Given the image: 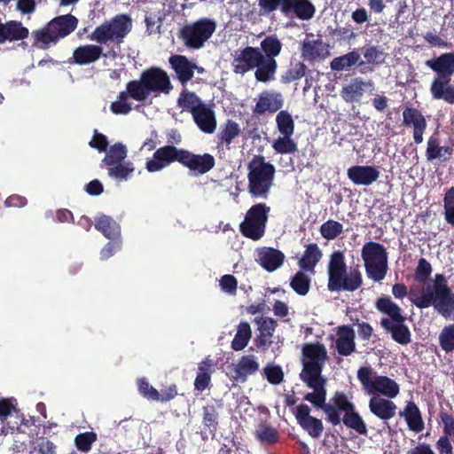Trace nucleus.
Here are the masks:
<instances>
[{"instance_id":"f257e3e1","label":"nucleus","mask_w":454,"mask_h":454,"mask_svg":"<svg viewBox=\"0 0 454 454\" xmlns=\"http://www.w3.org/2000/svg\"><path fill=\"white\" fill-rule=\"evenodd\" d=\"M410 295L411 302L418 308L424 309L433 305L442 317H454V294L441 274L435 275L432 288L427 287L421 294H418L411 287Z\"/></svg>"},{"instance_id":"f03ea898","label":"nucleus","mask_w":454,"mask_h":454,"mask_svg":"<svg viewBox=\"0 0 454 454\" xmlns=\"http://www.w3.org/2000/svg\"><path fill=\"white\" fill-rule=\"evenodd\" d=\"M130 98L137 101H145L149 97H157L161 93L168 94L172 85L168 74L158 67L144 71L139 79L127 84Z\"/></svg>"},{"instance_id":"7ed1b4c3","label":"nucleus","mask_w":454,"mask_h":454,"mask_svg":"<svg viewBox=\"0 0 454 454\" xmlns=\"http://www.w3.org/2000/svg\"><path fill=\"white\" fill-rule=\"evenodd\" d=\"M327 358L326 348L319 342L307 343L302 347L303 368L300 377L309 388L326 385L321 373Z\"/></svg>"},{"instance_id":"20e7f679","label":"nucleus","mask_w":454,"mask_h":454,"mask_svg":"<svg viewBox=\"0 0 454 454\" xmlns=\"http://www.w3.org/2000/svg\"><path fill=\"white\" fill-rule=\"evenodd\" d=\"M362 283V274L358 269H351L348 272L347 271L343 253L340 251L333 253L328 264V289L330 291L353 292L358 289Z\"/></svg>"},{"instance_id":"39448f33","label":"nucleus","mask_w":454,"mask_h":454,"mask_svg":"<svg viewBox=\"0 0 454 454\" xmlns=\"http://www.w3.org/2000/svg\"><path fill=\"white\" fill-rule=\"evenodd\" d=\"M77 25L78 19L72 14L56 17L43 28L32 32L34 45L47 49L51 43H56L59 39L71 34Z\"/></svg>"},{"instance_id":"423d86ee","label":"nucleus","mask_w":454,"mask_h":454,"mask_svg":"<svg viewBox=\"0 0 454 454\" xmlns=\"http://www.w3.org/2000/svg\"><path fill=\"white\" fill-rule=\"evenodd\" d=\"M248 192L254 198H267L273 184L275 168L263 157L255 156L247 167Z\"/></svg>"},{"instance_id":"0eeeda50","label":"nucleus","mask_w":454,"mask_h":454,"mask_svg":"<svg viewBox=\"0 0 454 454\" xmlns=\"http://www.w3.org/2000/svg\"><path fill=\"white\" fill-rule=\"evenodd\" d=\"M132 19L127 14H117L98 26L89 35L90 41L103 44L111 41L121 43L131 31Z\"/></svg>"},{"instance_id":"6e6552de","label":"nucleus","mask_w":454,"mask_h":454,"mask_svg":"<svg viewBox=\"0 0 454 454\" xmlns=\"http://www.w3.org/2000/svg\"><path fill=\"white\" fill-rule=\"evenodd\" d=\"M357 379L361 382L364 392L371 395H380L393 399L399 394V385L392 379L378 375L370 367H362L357 371Z\"/></svg>"},{"instance_id":"1a4fd4ad","label":"nucleus","mask_w":454,"mask_h":454,"mask_svg":"<svg viewBox=\"0 0 454 454\" xmlns=\"http://www.w3.org/2000/svg\"><path fill=\"white\" fill-rule=\"evenodd\" d=\"M364 268L369 278L382 280L387 271V252L380 243L370 241L364 245L361 252Z\"/></svg>"},{"instance_id":"9d476101","label":"nucleus","mask_w":454,"mask_h":454,"mask_svg":"<svg viewBox=\"0 0 454 454\" xmlns=\"http://www.w3.org/2000/svg\"><path fill=\"white\" fill-rule=\"evenodd\" d=\"M216 29V21L202 18L185 24L180 30V38L190 49L199 50L213 35Z\"/></svg>"},{"instance_id":"9b49d317","label":"nucleus","mask_w":454,"mask_h":454,"mask_svg":"<svg viewBox=\"0 0 454 454\" xmlns=\"http://www.w3.org/2000/svg\"><path fill=\"white\" fill-rule=\"evenodd\" d=\"M262 53L258 48L247 46L242 50H238L233 54L231 66L233 72L239 74L256 68L254 72L255 79L259 82H267L272 79L270 74L268 77L262 74V76L258 74L259 70L262 67Z\"/></svg>"},{"instance_id":"f8f14e48","label":"nucleus","mask_w":454,"mask_h":454,"mask_svg":"<svg viewBox=\"0 0 454 454\" xmlns=\"http://www.w3.org/2000/svg\"><path fill=\"white\" fill-rule=\"evenodd\" d=\"M270 209V207L264 203L252 206L239 225L242 235L254 241L260 240L265 234Z\"/></svg>"},{"instance_id":"ddd939ff","label":"nucleus","mask_w":454,"mask_h":454,"mask_svg":"<svg viewBox=\"0 0 454 454\" xmlns=\"http://www.w3.org/2000/svg\"><path fill=\"white\" fill-rule=\"evenodd\" d=\"M261 49L264 54L262 59V67L259 70L258 74L262 76L264 74L268 77L270 74L273 78L278 67L275 58L279 55L282 43L276 36L268 35L261 42Z\"/></svg>"},{"instance_id":"4468645a","label":"nucleus","mask_w":454,"mask_h":454,"mask_svg":"<svg viewBox=\"0 0 454 454\" xmlns=\"http://www.w3.org/2000/svg\"><path fill=\"white\" fill-rule=\"evenodd\" d=\"M301 57L309 63L321 62L331 56L330 46L322 39L307 36L300 45Z\"/></svg>"},{"instance_id":"2eb2a0df","label":"nucleus","mask_w":454,"mask_h":454,"mask_svg":"<svg viewBox=\"0 0 454 454\" xmlns=\"http://www.w3.org/2000/svg\"><path fill=\"white\" fill-rule=\"evenodd\" d=\"M312 391L304 395V400L313 404L316 408L321 409L325 413L328 420L333 425L340 423V411L332 403H326V387L321 385L311 388Z\"/></svg>"},{"instance_id":"dca6fc26","label":"nucleus","mask_w":454,"mask_h":454,"mask_svg":"<svg viewBox=\"0 0 454 454\" xmlns=\"http://www.w3.org/2000/svg\"><path fill=\"white\" fill-rule=\"evenodd\" d=\"M177 161L187 167L196 175H203L215 166V159L209 153L194 154L188 151L178 149Z\"/></svg>"},{"instance_id":"f3484780","label":"nucleus","mask_w":454,"mask_h":454,"mask_svg":"<svg viewBox=\"0 0 454 454\" xmlns=\"http://www.w3.org/2000/svg\"><path fill=\"white\" fill-rule=\"evenodd\" d=\"M426 66L437 74L431 83L430 92L433 95L434 82L441 80L442 82H450V77L454 74V52H446L437 58L426 61Z\"/></svg>"},{"instance_id":"a211bd4d","label":"nucleus","mask_w":454,"mask_h":454,"mask_svg":"<svg viewBox=\"0 0 454 454\" xmlns=\"http://www.w3.org/2000/svg\"><path fill=\"white\" fill-rule=\"evenodd\" d=\"M310 408L307 404H299L296 407L295 418L298 424L313 438L321 435L324 430L323 423L320 419L310 415Z\"/></svg>"},{"instance_id":"6ab92c4d","label":"nucleus","mask_w":454,"mask_h":454,"mask_svg":"<svg viewBox=\"0 0 454 454\" xmlns=\"http://www.w3.org/2000/svg\"><path fill=\"white\" fill-rule=\"evenodd\" d=\"M284 98L280 92L264 90L259 94L253 109L254 114L262 115L265 113H276L282 108Z\"/></svg>"},{"instance_id":"aec40b11","label":"nucleus","mask_w":454,"mask_h":454,"mask_svg":"<svg viewBox=\"0 0 454 454\" xmlns=\"http://www.w3.org/2000/svg\"><path fill=\"white\" fill-rule=\"evenodd\" d=\"M347 176L356 185L368 186L380 177V170L375 166H352L348 168Z\"/></svg>"},{"instance_id":"412c9836","label":"nucleus","mask_w":454,"mask_h":454,"mask_svg":"<svg viewBox=\"0 0 454 454\" xmlns=\"http://www.w3.org/2000/svg\"><path fill=\"white\" fill-rule=\"evenodd\" d=\"M174 160H177V148L175 146H163L159 148L153 154V158L146 162V169L149 172H157Z\"/></svg>"},{"instance_id":"4be33fe9","label":"nucleus","mask_w":454,"mask_h":454,"mask_svg":"<svg viewBox=\"0 0 454 454\" xmlns=\"http://www.w3.org/2000/svg\"><path fill=\"white\" fill-rule=\"evenodd\" d=\"M174 160H177V148L175 146H163L159 148L153 154V158L146 162V169L149 172H157Z\"/></svg>"},{"instance_id":"5701e85b","label":"nucleus","mask_w":454,"mask_h":454,"mask_svg":"<svg viewBox=\"0 0 454 454\" xmlns=\"http://www.w3.org/2000/svg\"><path fill=\"white\" fill-rule=\"evenodd\" d=\"M284 260V254L271 247H264L255 251V261L270 272L278 269L283 264Z\"/></svg>"},{"instance_id":"b1692460","label":"nucleus","mask_w":454,"mask_h":454,"mask_svg":"<svg viewBox=\"0 0 454 454\" xmlns=\"http://www.w3.org/2000/svg\"><path fill=\"white\" fill-rule=\"evenodd\" d=\"M169 63L182 83L190 81L193 77L195 70H198L199 73L203 72V68L198 67L195 63L182 55L170 57Z\"/></svg>"},{"instance_id":"393cba45","label":"nucleus","mask_w":454,"mask_h":454,"mask_svg":"<svg viewBox=\"0 0 454 454\" xmlns=\"http://www.w3.org/2000/svg\"><path fill=\"white\" fill-rule=\"evenodd\" d=\"M354 330L347 325L339 326L336 329V338L334 340L337 352L344 356L351 355L356 350Z\"/></svg>"},{"instance_id":"a878e982","label":"nucleus","mask_w":454,"mask_h":454,"mask_svg":"<svg viewBox=\"0 0 454 454\" xmlns=\"http://www.w3.org/2000/svg\"><path fill=\"white\" fill-rule=\"evenodd\" d=\"M403 124L413 127V138L417 144L423 141V133L427 127V121L421 113L411 107H406L403 112Z\"/></svg>"},{"instance_id":"bb28decb","label":"nucleus","mask_w":454,"mask_h":454,"mask_svg":"<svg viewBox=\"0 0 454 454\" xmlns=\"http://www.w3.org/2000/svg\"><path fill=\"white\" fill-rule=\"evenodd\" d=\"M234 372L233 379L245 382L248 376L254 374L259 369L257 357L254 355L243 356L237 363L231 365Z\"/></svg>"},{"instance_id":"cd10ccee","label":"nucleus","mask_w":454,"mask_h":454,"mask_svg":"<svg viewBox=\"0 0 454 454\" xmlns=\"http://www.w3.org/2000/svg\"><path fill=\"white\" fill-rule=\"evenodd\" d=\"M396 405L387 397L380 395L371 396L369 401V410L377 418L382 420L392 419L396 412Z\"/></svg>"},{"instance_id":"c85d7f7f","label":"nucleus","mask_w":454,"mask_h":454,"mask_svg":"<svg viewBox=\"0 0 454 454\" xmlns=\"http://www.w3.org/2000/svg\"><path fill=\"white\" fill-rule=\"evenodd\" d=\"M282 12H293L297 19L309 20L314 17L316 7L310 0H286L282 6Z\"/></svg>"},{"instance_id":"c756f323","label":"nucleus","mask_w":454,"mask_h":454,"mask_svg":"<svg viewBox=\"0 0 454 454\" xmlns=\"http://www.w3.org/2000/svg\"><path fill=\"white\" fill-rule=\"evenodd\" d=\"M372 89L373 83L371 81L355 78L342 88L340 95L346 102L351 103L360 100L366 90Z\"/></svg>"},{"instance_id":"7c9ffc66","label":"nucleus","mask_w":454,"mask_h":454,"mask_svg":"<svg viewBox=\"0 0 454 454\" xmlns=\"http://www.w3.org/2000/svg\"><path fill=\"white\" fill-rule=\"evenodd\" d=\"M29 31L21 22L11 20L6 23L0 21V43L6 41H20L28 36Z\"/></svg>"},{"instance_id":"2f4dec72","label":"nucleus","mask_w":454,"mask_h":454,"mask_svg":"<svg viewBox=\"0 0 454 454\" xmlns=\"http://www.w3.org/2000/svg\"><path fill=\"white\" fill-rule=\"evenodd\" d=\"M192 118L199 129L204 133L212 134L215 132L216 119L215 112L209 106L205 104L192 114Z\"/></svg>"},{"instance_id":"473e14b6","label":"nucleus","mask_w":454,"mask_h":454,"mask_svg":"<svg viewBox=\"0 0 454 454\" xmlns=\"http://www.w3.org/2000/svg\"><path fill=\"white\" fill-rule=\"evenodd\" d=\"M103 56V49L99 45L85 44L74 51L73 58L79 65H88L96 62Z\"/></svg>"},{"instance_id":"72a5a7b5","label":"nucleus","mask_w":454,"mask_h":454,"mask_svg":"<svg viewBox=\"0 0 454 454\" xmlns=\"http://www.w3.org/2000/svg\"><path fill=\"white\" fill-rule=\"evenodd\" d=\"M410 430L419 433L424 429V422L419 409L413 402H409L403 411L400 412Z\"/></svg>"},{"instance_id":"f704fd0d","label":"nucleus","mask_w":454,"mask_h":454,"mask_svg":"<svg viewBox=\"0 0 454 454\" xmlns=\"http://www.w3.org/2000/svg\"><path fill=\"white\" fill-rule=\"evenodd\" d=\"M376 309L387 315L388 317L381 320H392L393 322H404V317L401 314L400 307L395 303L389 297H380L375 303Z\"/></svg>"},{"instance_id":"c9c22d12","label":"nucleus","mask_w":454,"mask_h":454,"mask_svg":"<svg viewBox=\"0 0 454 454\" xmlns=\"http://www.w3.org/2000/svg\"><path fill=\"white\" fill-rule=\"evenodd\" d=\"M382 327L391 333L392 338L402 345L411 342V333L403 322H393L392 320H381Z\"/></svg>"},{"instance_id":"e433bc0d","label":"nucleus","mask_w":454,"mask_h":454,"mask_svg":"<svg viewBox=\"0 0 454 454\" xmlns=\"http://www.w3.org/2000/svg\"><path fill=\"white\" fill-rule=\"evenodd\" d=\"M260 331V336L257 339L258 347H266L271 343V337L277 327V322L270 317H257L255 319Z\"/></svg>"},{"instance_id":"4c0bfd02","label":"nucleus","mask_w":454,"mask_h":454,"mask_svg":"<svg viewBox=\"0 0 454 454\" xmlns=\"http://www.w3.org/2000/svg\"><path fill=\"white\" fill-rule=\"evenodd\" d=\"M322 252L317 244H310L306 247L304 254L299 261V265L306 270H313L314 267L320 261Z\"/></svg>"},{"instance_id":"58836bf2","label":"nucleus","mask_w":454,"mask_h":454,"mask_svg":"<svg viewBox=\"0 0 454 454\" xmlns=\"http://www.w3.org/2000/svg\"><path fill=\"white\" fill-rule=\"evenodd\" d=\"M252 336V331L247 322H241L238 325L237 333L231 341V348L235 351H240L244 349Z\"/></svg>"},{"instance_id":"ea45409f","label":"nucleus","mask_w":454,"mask_h":454,"mask_svg":"<svg viewBox=\"0 0 454 454\" xmlns=\"http://www.w3.org/2000/svg\"><path fill=\"white\" fill-rule=\"evenodd\" d=\"M178 106L184 110L188 111L192 114L197 112L200 107H202L205 103H203L200 98L196 96L193 92L184 90L178 98Z\"/></svg>"},{"instance_id":"a19ab883","label":"nucleus","mask_w":454,"mask_h":454,"mask_svg":"<svg viewBox=\"0 0 454 454\" xmlns=\"http://www.w3.org/2000/svg\"><path fill=\"white\" fill-rule=\"evenodd\" d=\"M360 59V54L357 51H352L348 52L342 56L334 58L331 63V69L333 71H343L348 69L355 64H356Z\"/></svg>"},{"instance_id":"79ce46f5","label":"nucleus","mask_w":454,"mask_h":454,"mask_svg":"<svg viewBox=\"0 0 454 454\" xmlns=\"http://www.w3.org/2000/svg\"><path fill=\"white\" fill-rule=\"evenodd\" d=\"M95 227L107 239H114L120 233V228L118 224L106 215H102L97 218Z\"/></svg>"},{"instance_id":"37998d69","label":"nucleus","mask_w":454,"mask_h":454,"mask_svg":"<svg viewBox=\"0 0 454 454\" xmlns=\"http://www.w3.org/2000/svg\"><path fill=\"white\" fill-rule=\"evenodd\" d=\"M433 98L434 99H442L447 103L454 104V87H452L448 81L442 82L441 80H437L434 82L433 90Z\"/></svg>"},{"instance_id":"c03bdc74","label":"nucleus","mask_w":454,"mask_h":454,"mask_svg":"<svg viewBox=\"0 0 454 454\" xmlns=\"http://www.w3.org/2000/svg\"><path fill=\"white\" fill-rule=\"evenodd\" d=\"M276 124L281 135L293 136L294 132V121L287 111H280L276 116Z\"/></svg>"},{"instance_id":"a18cd8bd","label":"nucleus","mask_w":454,"mask_h":454,"mask_svg":"<svg viewBox=\"0 0 454 454\" xmlns=\"http://www.w3.org/2000/svg\"><path fill=\"white\" fill-rule=\"evenodd\" d=\"M127 157L126 146L122 144L117 143L114 145L104 158V162L108 166L121 164V161Z\"/></svg>"},{"instance_id":"49530a36","label":"nucleus","mask_w":454,"mask_h":454,"mask_svg":"<svg viewBox=\"0 0 454 454\" xmlns=\"http://www.w3.org/2000/svg\"><path fill=\"white\" fill-rule=\"evenodd\" d=\"M272 148L277 153L286 154L296 152L297 145L292 136L282 135L273 142Z\"/></svg>"},{"instance_id":"de8ad7c7","label":"nucleus","mask_w":454,"mask_h":454,"mask_svg":"<svg viewBox=\"0 0 454 454\" xmlns=\"http://www.w3.org/2000/svg\"><path fill=\"white\" fill-rule=\"evenodd\" d=\"M135 168L131 162H125L111 166L108 168V175L114 179L127 180L131 176Z\"/></svg>"},{"instance_id":"09e8293b","label":"nucleus","mask_w":454,"mask_h":454,"mask_svg":"<svg viewBox=\"0 0 454 454\" xmlns=\"http://www.w3.org/2000/svg\"><path fill=\"white\" fill-rule=\"evenodd\" d=\"M344 231L343 225L334 220H328L320 227V233L326 239H334Z\"/></svg>"},{"instance_id":"8fccbe9b","label":"nucleus","mask_w":454,"mask_h":454,"mask_svg":"<svg viewBox=\"0 0 454 454\" xmlns=\"http://www.w3.org/2000/svg\"><path fill=\"white\" fill-rule=\"evenodd\" d=\"M129 97L130 95L127 89L125 91H121L118 95L117 99L111 104L110 109L112 113L114 114H128L132 109L131 105L128 101Z\"/></svg>"},{"instance_id":"3c124183","label":"nucleus","mask_w":454,"mask_h":454,"mask_svg":"<svg viewBox=\"0 0 454 454\" xmlns=\"http://www.w3.org/2000/svg\"><path fill=\"white\" fill-rule=\"evenodd\" d=\"M343 423L348 427L361 434H364L367 432L366 425L364 424L362 418L358 413L355 412L354 410L346 413L343 417Z\"/></svg>"},{"instance_id":"603ef678","label":"nucleus","mask_w":454,"mask_h":454,"mask_svg":"<svg viewBox=\"0 0 454 454\" xmlns=\"http://www.w3.org/2000/svg\"><path fill=\"white\" fill-rule=\"evenodd\" d=\"M451 150L447 146H439L435 140L429 139L427 143V156L430 160L439 159L446 160L447 155H450Z\"/></svg>"},{"instance_id":"864d4df0","label":"nucleus","mask_w":454,"mask_h":454,"mask_svg":"<svg viewBox=\"0 0 454 454\" xmlns=\"http://www.w3.org/2000/svg\"><path fill=\"white\" fill-rule=\"evenodd\" d=\"M210 366L211 364L208 361H203L202 363L200 364L199 372L194 382L196 389L203 391L209 385L210 375L207 372V371L210 368Z\"/></svg>"},{"instance_id":"5fc2aeb1","label":"nucleus","mask_w":454,"mask_h":454,"mask_svg":"<svg viewBox=\"0 0 454 454\" xmlns=\"http://www.w3.org/2000/svg\"><path fill=\"white\" fill-rule=\"evenodd\" d=\"M290 285L298 294L305 295L309 290L310 279L303 272H297L292 278Z\"/></svg>"},{"instance_id":"6e6d98bb","label":"nucleus","mask_w":454,"mask_h":454,"mask_svg":"<svg viewBox=\"0 0 454 454\" xmlns=\"http://www.w3.org/2000/svg\"><path fill=\"white\" fill-rule=\"evenodd\" d=\"M256 437L263 443L270 444L278 441L277 430L269 425H260L255 431Z\"/></svg>"},{"instance_id":"4d7b16f0","label":"nucleus","mask_w":454,"mask_h":454,"mask_svg":"<svg viewBox=\"0 0 454 454\" xmlns=\"http://www.w3.org/2000/svg\"><path fill=\"white\" fill-rule=\"evenodd\" d=\"M439 342L444 351L450 352L454 350V325L445 326L442 330L439 335Z\"/></svg>"},{"instance_id":"13d9d810","label":"nucleus","mask_w":454,"mask_h":454,"mask_svg":"<svg viewBox=\"0 0 454 454\" xmlns=\"http://www.w3.org/2000/svg\"><path fill=\"white\" fill-rule=\"evenodd\" d=\"M239 125L233 121H228L224 124L219 137L222 142L229 145L236 137L239 135Z\"/></svg>"},{"instance_id":"bf43d9fd","label":"nucleus","mask_w":454,"mask_h":454,"mask_svg":"<svg viewBox=\"0 0 454 454\" xmlns=\"http://www.w3.org/2000/svg\"><path fill=\"white\" fill-rule=\"evenodd\" d=\"M96 434L92 432L80 434L75 437V446L79 450L87 452L90 450L91 444L96 441Z\"/></svg>"},{"instance_id":"052dcab7","label":"nucleus","mask_w":454,"mask_h":454,"mask_svg":"<svg viewBox=\"0 0 454 454\" xmlns=\"http://www.w3.org/2000/svg\"><path fill=\"white\" fill-rule=\"evenodd\" d=\"M444 215L447 223L454 225V187L450 188L445 194Z\"/></svg>"},{"instance_id":"680f3d73","label":"nucleus","mask_w":454,"mask_h":454,"mask_svg":"<svg viewBox=\"0 0 454 454\" xmlns=\"http://www.w3.org/2000/svg\"><path fill=\"white\" fill-rule=\"evenodd\" d=\"M307 67L301 62L293 64L286 74L283 76L285 82H290L295 80H299L305 75Z\"/></svg>"},{"instance_id":"e2e57ef3","label":"nucleus","mask_w":454,"mask_h":454,"mask_svg":"<svg viewBox=\"0 0 454 454\" xmlns=\"http://www.w3.org/2000/svg\"><path fill=\"white\" fill-rule=\"evenodd\" d=\"M218 412L214 405H206L203 408V423L209 428L215 429L217 426Z\"/></svg>"},{"instance_id":"0e129e2a","label":"nucleus","mask_w":454,"mask_h":454,"mask_svg":"<svg viewBox=\"0 0 454 454\" xmlns=\"http://www.w3.org/2000/svg\"><path fill=\"white\" fill-rule=\"evenodd\" d=\"M431 264L425 258H420L415 270V280L423 283L431 275Z\"/></svg>"},{"instance_id":"69168bd1","label":"nucleus","mask_w":454,"mask_h":454,"mask_svg":"<svg viewBox=\"0 0 454 454\" xmlns=\"http://www.w3.org/2000/svg\"><path fill=\"white\" fill-rule=\"evenodd\" d=\"M332 403L337 407L340 411H344L345 414L354 410V404L348 400L343 393H336L332 399Z\"/></svg>"},{"instance_id":"338daca9","label":"nucleus","mask_w":454,"mask_h":454,"mask_svg":"<svg viewBox=\"0 0 454 454\" xmlns=\"http://www.w3.org/2000/svg\"><path fill=\"white\" fill-rule=\"evenodd\" d=\"M219 285L223 292L231 295L236 294L238 281L232 275H223L219 281Z\"/></svg>"},{"instance_id":"774afa93","label":"nucleus","mask_w":454,"mask_h":454,"mask_svg":"<svg viewBox=\"0 0 454 454\" xmlns=\"http://www.w3.org/2000/svg\"><path fill=\"white\" fill-rule=\"evenodd\" d=\"M139 393L145 397L152 401L158 399V390L149 384L145 379L138 380Z\"/></svg>"}]
</instances>
